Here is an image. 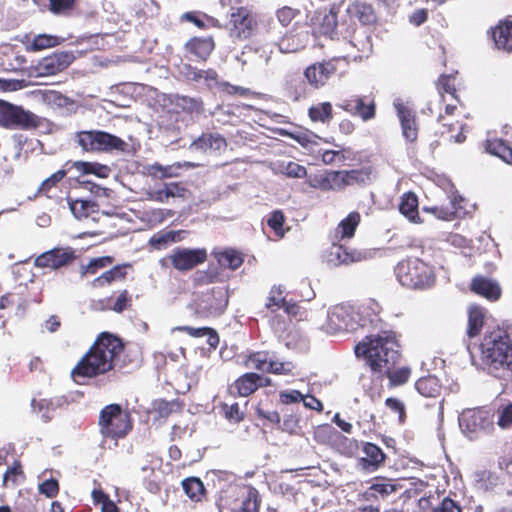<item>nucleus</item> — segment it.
<instances>
[{
    "label": "nucleus",
    "mask_w": 512,
    "mask_h": 512,
    "mask_svg": "<svg viewBox=\"0 0 512 512\" xmlns=\"http://www.w3.org/2000/svg\"><path fill=\"white\" fill-rule=\"evenodd\" d=\"M393 106L396 109L401 124L403 137L407 141H415L417 139L418 130L413 111L400 98L394 100Z\"/></svg>",
    "instance_id": "obj_13"
},
{
    "label": "nucleus",
    "mask_w": 512,
    "mask_h": 512,
    "mask_svg": "<svg viewBox=\"0 0 512 512\" xmlns=\"http://www.w3.org/2000/svg\"><path fill=\"white\" fill-rule=\"evenodd\" d=\"M471 289L489 300H498L501 296L500 285L485 277H475L471 283Z\"/></svg>",
    "instance_id": "obj_20"
},
{
    "label": "nucleus",
    "mask_w": 512,
    "mask_h": 512,
    "mask_svg": "<svg viewBox=\"0 0 512 512\" xmlns=\"http://www.w3.org/2000/svg\"><path fill=\"white\" fill-rule=\"evenodd\" d=\"M346 186L364 184L371 178L370 168L343 170Z\"/></svg>",
    "instance_id": "obj_42"
},
{
    "label": "nucleus",
    "mask_w": 512,
    "mask_h": 512,
    "mask_svg": "<svg viewBox=\"0 0 512 512\" xmlns=\"http://www.w3.org/2000/svg\"><path fill=\"white\" fill-rule=\"evenodd\" d=\"M497 424L502 429H507L512 426V403L502 409Z\"/></svg>",
    "instance_id": "obj_63"
},
{
    "label": "nucleus",
    "mask_w": 512,
    "mask_h": 512,
    "mask_svg": "<svg viewBox=\"0 0 512 512\" xmlns=\"http://www.w3.org/2000/svg\"><path fill=\"white\" fill-rule=\"evenodd\" d=\"M365 259V253L361 251H349L342 245L332 244L327 255V263L331 266L348 265Z\"/></svg>",
    "instance_id": "obj_16"
},
{
    "label": "nucleus",
    "mask_w": 512,
    "mask_h": 512,
    "mask_svg": "<svg viewBox=\"0 0 512 512\" xmlns=\"http://www.w3.org/2000/svg\"><path fill=\"white\" fill-rule=\"evenodd\" d=\"M39 491L47 497L52 498L56 496L59 491L58 482L55 479L46 480L39 485Z\"/></svg>",
    "instance_id": "obj_62"
},
{
    "label": "nucleus",
    "mask_w": 512,
    "mask_h": 512,
    "mask_svg": "<svg viewBox=\"0 0 512 512\" xmlns=\"http://www.w3.org/2000/svg\"><path fill=\"white\" fill-rule=\"evenodd\" d=\"M494 415L488 409H467L459 416V426L468 437L479 432L488 433L493 429Z\"/></svg>",
    "instance_id": "obj_9"
},
{
    "label": "nucleus",
    "mask_w": 512,
    "mask_h": 512,
    "mask_svg": "<svg viewBox=\"0 0 512 512\" xmlns=\"http://www.w3.org/2000/svg\"><path fill=\"white\" fill-rule=\"evenodd\" d=\"M433 512H461V509L452 499L444 498Z\"/></svg>",
    "instance_id": "obj_64"
},
{
    "label": "nucleus",
    "mask_w": 512,
    "mask_h": 512,
    "mask_svg": "<svg viewBox=\"0 0 512 512\" xmlns=\"http://www.w3.org/2000/svg\"><path fill=\"white\" fill-rule=\"evenodd\" d=\"M99 426L102 435L112 439L124 437L132 428L129 414L118 404H110L101 410Z\"/></svg>",
    "instance_id": "obj_7"
},
{
    "label": "nucleus",
    "mask_w": 512,
    "mask_h": 512,
    "mask_svg": "<svg viewBox=\"0 0 512 512\" xmlns=\"http://www.w3.org/2000/svg\"><path fill=\"white\" fill-rule=\"evenodd\" d=\"M335 71L336 68L331 62L314 63L305 69L304 76L312 87L319 89L327 84Z\"/></svg>",
    "instance_id": "obj_14"
},
{
    "label": "nucleus",
    "mask_w": 512,
    "mask_h": 512,
    "mask_svg": "<svg viewBox=\"0 0 512 512\" xmlns=\"http://www.w3.org/2000/svg\"><path fill=\"white\" fill-rule=\"evenodd\" d=\"M484 320L483 310L479 307H471L469 309L468 317V334L470 337L477 335L482 326Z\"/></svg>",
    "instance_id": "obj_43"
},
{
    "label": "nucleus",
    "mask_w": 512,
    "mask_h": 512,
    "mask_svg": "<svg viewBox=\"0 0 512 512\" xmlns=\"http://www.w3.org/2000/svg\"><path fill=\"white\" fill-rule=\"evenodd\" d=\"M112 262L113 259L110 256L93 258L87 265L81 267V274H96L99 269L109 266Z\"/></svg>",
    "instance_id": "obj_46"
},
{
    "label": "nucleus",
    "mask_w": 512,
    "mask_h": 512,
    "mask_svg": "<svg viewBox=\"0 0 512 512\" xmlns=\"http://www.w3.org/2000/svg\"><path fill=\"white\" fill-rule=\"evenodd\" d=\"M226 146V140L218 134H203L189 146L192 151H220Z\"/></svg>",
    "instance_id": "obj_21"
},
{
    "label": "nucleus",
    "mask_w": 512,
    "mask_h": 512,
    "mask_svg": "<svg viewBox=\"0 0 512 512\" xmlns=\"http://www.w3.org/2000/svg\"><path fill=\"white\" fill-rule=\"evenodd\" d=\"M38 122L39 119L35 114L24 110L22 107L15 106L8 128L29 129L36 127Z\"/></svg>",
    "instance_id": "obj_23"
},
{
    "label": "nucleus",
    "mask_w": 512,
    "mask_h": 512,
    "mask_svg": "<svg viewBox=\"0 0 512 512\" xmlns=\"http://www.w3.org/2000/svg\"><path fill=\"white\" fill-rule=\"evenodd\" d=\"M201 83L205 84L208 88L219 87L221 89V83L218 80V74L213 69L202 70Z\"/></svg>",
    "instance_id": "obj_61"
},
{
    "label": "nucleus",
    "mask_w": 512,
    "mask_h": 512,
    "mask_svg": "<svg viewBox=\"0 0 512 512\" xmlns=\"http://www.w3.org/2000/svg\"><path fill=\"white\" fill-rule=\"evenodd\" d=\"M360 222V214L358 212H351L345 219H343L335 229V238L349 239L353 237L356 227Z\"/></svg>",
    "instance_id": "obj_28"
},
{
    "label": "nucleus",
    "mask_w": 512,
    "mask_h": 512,
    "mask_svg": "<svg viewBox=\"0 0 512 512\" xmlns=\"http://www.w3.org/2000/svg\"><path fill=\"white\" fill-rule=\"evenodd\" d=\"M230 23L232 25L231 35L237 38H248L252 34L255 21L250 12L245 8H238L231 14Z\"/></svg>",
    "instance_id": "obj_15"
},
{
    "label": "nucleus",
    "mask_w": 512,
    "mask_h": 512,
    "mask_svg": "<svg viewBox=\"0 0 512 512\" xmlns=\"http://www.w3.org/2000/svg\"><path fill=\"white\" fill-rule=\"evenodd\" d=\"M417 391L425 397H436L440 393L441 386L434 376H427L416 381Z\"/></svg>",
    "instance_id": "obj_33"
},
{
    "label": "nucleus",
    "mask_w": 512,
    "mask_h": 512,
    "mask_svg": "<svg viewBox=\"0 0 512 512\" xmlns=\"http://www.w3.org/2000/svg\"><path fill=\"white\" fill-rule=\"evenodd\" d=\"M307 183L310 187L323 191H330V171L323 174H315L308 177Z\"/></svg>",
    "instance_id": "obj_49"
},
{
    "label": "nucleus",
    "mask_w": 512,
    "mask_h": 512,
    "mask_svg": "<svg viewBox=\"0 0 512 512\" xmlns=\"http://www.w3.org/2000/svg\"><path fill=\"white\" fill-rule=\"evenodd\" d=\"M69 207L75 218L79 220L89 217L98 210V206L89 200L71 201Z\"/></svg>",
    "instance_id": "obj_35"
},
{
    "label": "nucleus",
    "mask_w": 512,
    "mask_h": 512,
    "mask_svg": "<svg viewBox=\"0 0 512 512\" xmlns=\"http://www.w3.org/2000/svg\"><path fill=\"white\" fill-rule=\"evenodd\" d=\"M370 490L384 497L395 492L396 485L389 481H378L371 485Z\"/></svg>",
    "instance_id": "obj_59"
},
{
    "label": "nucleus",
    "mask_w": 512,
    "mask_h": 512,
    "mask_svg": "<svg viewBox=\"0 0 512 512\" xmlns=\"http://www.w3.org/2000/svg\"><path fill=\"white\" fill-rule=\"evenodd\" d=\"M309 117L314 122H329L332 118V105L323 102L309 108Z\"/></svg>",
    "instance_id": "obj_41"
},
{
    "label": "nucleus",
    "mask_w": 512,
    "mask_h": 512,
    "mask_svg": "<svg viewBox=\"0 0 512 512\" xmlns=\"http://www.w3.org/2000/svg\"><path fill=\"white\" fill-rule=\"evenodd\" d=\"M337 27V15L332 12H325L322 15L320 22L321 33L324 35L332 36Z\"/></svg>",
    "instance_id": "obj_51"
},
{
    "label": "nucleus",
    "mask_w": 512,
    "mask_h": 512,
    "mask_svg": "<svg viewBox=\"0 0 512 512\" xmlns=\"http://www.w3.org/2000/svg\"><path fill=\"white\" fill-rule=\"evenodd\" d=\"M364 453L366 457H363L360 460V465L363 469L375 470L384 460V454L381 449L372 443H367L365 445Z\"/></svg>",
    "instance_id": "obj_30"
},
{
    "label": "nucleus",
    "mask_w": 512,
    "mask_h": 512,
    "mask_svg": "<svg viewBox=\"0 0 512 512\" xmlns=\"http://www.w3.org/2000/svg\"><path fill=\"white\" fill-rule=\"evenodd\" d=\"M351 20H358L364 25L375 22L376 16L371 5L365 3H354L347 8Z\"/></svg>",
    "instance_id": "obj_26"
},
{
    "label": "nucleus",
    "mask_w": 512,
    "mask_h": 512,
    "mask_svg": "<svg viewBox=\"0 0 512 512\" xmlns=\"http://www.w3.org/2000/svg\"><path fill=\"white\" fill-rule=\"evenodd\" d=\"M481 358L494 375L501 370L512 371V338L500 329L487 333L481 343Z\"/></svg>",
    "instance_id": "obj_3"
},
{
    "label": "nucleus",
    "mask_w": 512,
    "mask_h": 512,
    "mask_svg": "<svg viewBox=\"0 0 512 512\" xmlns=\"http://www.w3.org/2000/svg\"><path fill=\"white\" fill-rule=\"evenodd\" d=\"M185 192V188L179 183L170 182L164 184L162 188L147 191L146 198L151 201L165 203L169 198L184 197Z\"/></svg>",
    "instance_id": "obj_19"
},
{
    "label": "nucleus",
    "mask_w": 512,
    "mask_h": 512,
    "mask_svg": "<svg viewBox=\"0 0 512 512\" xmlns=\"http://www.w3.org/2000/svg\"><path fill=\"white\" fill-rule=\"evenodd\" d=\"M491 36L497 49L512 51V22L498 24L491 30Z\"/></svg>",
    "instance_id": "obj_22"
},
{
    "label": "nucleus",
    "mask_w": 512,
    "mask_h": 512,
    "mask_svg": "<svg viewBox=\"0 0 512 512\" xmlns=\"http://www.w3.org/2000/svg\"><path fill=\"white\" fill-rule=\"evenodd\" d=\"M395 274L402 286L411 289L430 288L435 282L433 268L418 258H409L399 262Z\"/></svg>",
    "instance_id": "obj_5"
},
{
    "label": "nucleus",
    "mask_w": 512,
    "mask_h": 512,
    "mask_svg": "<svg viewBox=\"0 0 512 512\" xmlns=\"http://www.w3.org/2000/svg\"><path fill=\"white\" fill-rule=\"evenodd\" d=\"M399 345L392 331H380L366 336L355 346L357 357L364 359L365 364L375 374L388 372L400 358Z\"/></svg>",
    "instance_id": "obj_1"
},
{
    "label": "nucleus",
    "mask_w": 512,
    "mask_h": 512,
    "mask_svg": "<svg viewBox=\"0 0 512 512\" xmlns=\"http://www.w3.org/2000/svg\"><path fill=\"white\" fill-rule=\"evenodd\" d=\"M439 122L442 123L444 127L448 128V132L452 133L454 130H458L459 132L456 135H451V139L454 140L456 143H462L466 139V136L464 135V131L466 126L462 123L456 122V123H450L446 121V117L443 115L439 116Z\"/></svg>",
    "instance_id": "obj_50"
},
{
    "label": "nucleus",
    "mask_w": 512,
    "mask_h": 512,
    "mask_svg": "<svg viewBox=\"0 0 512 512\" xmlns=\"http://www.w3.org/2000/svg\"><path fill=\"white\" fill-rule=\"evenodd\" d=\"M72 60V56L65 53L54 54L44 58L38 66L40 75H55L64 70Z\"/></svg>",
    "instance_id": "obj_18"
},
{
    "label": "nucleus",
    "mask_w": 512,
    "mask_h": 512,
    "mask_svg": "<svg viewBox=\"0 0 512 512\" xmlns=\"http://www.w3.org/2000/svg\"><path fill=\"white\" fill-rule=\"evenodd\" d=\"M76 167L78 170H81L84 173L95 174L96 176L101 178H106L110 172L108 166L101 165L98 163L78 162L76 163Z\"/></svg>",
    "instance_id": "obj_47"
},
{
    "label": "nucleus",
    "mask_w": 512,
    "mask_h": 512,
    "mask_svg": "<svg viewBox=\"0 0 512 512\" xmlns=\"http://www.w3.org/2000/svg\"><path fill=\"white\" fill-rule=\"evenodd\" d=\"M368 320L350 305H336L329 309L325 331L329 334L354 332L359 327H365Z\"/></svg>",
    "instance_id": "obj_6"
},
{
    "label": "nucleus",
    "mask_w": 512,
    "mask_h": 512,
    "mask_svg": "<svg viewBox=\"0 0 512 512\" xmlns=\"http://www.w3.org/2000/svg\"><path fill=\"white\" fill-rule=\"evenodd\" d=\"M122 350L123 345L117 337L109 333H102L72 370V376L77 381L78 377H95L110 371Z\"/></svg>",
    "instance_id": "obj_2"
},
{
    "label": "nucleus",
    "mask_w": 512,
    "mask_h": 512,
    "mask_svg": "<svg viewBox=\"0 0 512 512\" xmlns=\"http://www.w3.org/2000/svg\"><path fill=\"white\" fill-rule=\"evenodd\" d=\"M268 225L275 231L279 237L284 236V215L281 211H275L268 219Z\"/></svg>",
    "instance_id": "obj_56"
},
{
    "label": "nucleus",
    "mask_w": 512,
    "mask_h": 512,
    "mask_svg": "<svg viewBox=\"0 0 512 512\" xmlns=\"http://www.w3.org/2000/svg\"><path fill=\"white\" fill-rule=\"evenodd\" d=\"M261 379L262 375L256 373H246L236 380L235 387L240 396L246 397L258 389L259 380Z\"/></svg>",
    "instance_id": "obj_29"
},
{
    "label": "nucleus",
    "mask_w": 512,
    "mask_h": 512,
    "mask_svg": "<svg viewBox=\"0 0 512 512\" xmlns=\"http://www.w3.org/2000/svg\"><path fill=\"white\" fill-rule=\"evenodd\" d=\"M458 209L457 202L455 204H451V208H424L425 211L433 213L438 219L441 220H451L453 216L456 214Z\"/></svg>",
    "instance_id": "obj_55"
},
{
    "label": "nucleus",
    "mask_w": 512,
    "mask_h": 512,
    "mask_svg": "<svg viewBox=\"0 0 512 512\" xmlns=\"http://www.w3.org/2000/svg\"><path fill=\"white\" fill-rule=\"evenodd\" d=\"M266 307L272 312L283 309V311L289 316H296L299 312V306L297 304L290 303L285 300L281 286H274L271 288Z\"/></svg>",
    "instance_id": "obj_17"
},
{
    "label": "nucleus",
    "mask_w": 512,
    "mask_h": 512,
    "mask_svg": "<svg viewBox=\"0 0 512 512\" xmlns=\"http://www.w3.org/2000/svg\"><path fill=\"white\" fill-rule=\"evenodd\" d=\"M40 94L43 103L53 109L65 107L69 103V99L57 91L46 90Z\"/></svg>",
    "instance_id": "obj_45"
},
{
    "label": "nucleus",
    "mask_w": 512,
    "mask_h": 512,
    "mask_svg": "<svg viewBox=\"0 0 512 512\" xmlns=\"http://www.w3.org/2000/svg\"><path fill=\"white\" fill-rule=\"evenodd\" d=\"M293 369H294V364L290 361L280 362L277 360H272L270 358L268 372L275 373V374L287 375V374L292 373Z\"/></svg>",
    "instance_id": "obj_54"
},
{
    "label": "nucleus",
    "mask_w": 512,
    "mask_h": 512,
    "mask_svg": "<svg viewBox=\"0 0 512 512\" xmlns=\"http://www.w3.org/2000/svg\"><path fill=\"white\" fill-rule=\"evenodd\" d=\"M362 100H363L362 98H360L358 96H354L349 99L343 100L339 104V107L344 109L345 111H347L350 114L357 115V113L359 112V109L362 105Z\"/></svg>",
    "instance_id": "obj_57"
},
{
    "label": "nucleus",
    "mask_w": 512,
    "mask_h": 512,
    "mask_svg": "<svg viewBox=\"0 0 512 512\" xmlns=\"http://www.w3.org/2000/svg\"><path fill=\"white\" fill-rule=\"evenodd\" d=\"M207 258L205 249L178 248L168 257L173 267L179 271H187L198 264L203 263Z\"/></svg>",
    "instance_id": "obj_12"
},
{
    "label": "nucleus",
    "mask_w": 512,
    "mask_h": 512,
    "mask_svg": "<svg viewBox=\"0 0 512 512\" xmlns=\"http://www.w3.org/2000/svg\"><path fill=\"white\" fill-rule=\"evenodd\" d=\"M400 213L405 216L410 222L420 223L418 213V197L413 192H407L402 195L399 204Z\"/></svg>",
    "instance_id": "obj_24"
},
{
    "label": "nucleus",
    "mask_w": 512,
    "mask_h": 512,
    "mask_svg": "<svg viewBox=\"0 0 512 512\" xmlns=\"http://www.w3.org/2000/svg\"><path fill=\"white\" fill-rule=\"evenodd\" d=\"M14 108L15 105L0 100V125L9 127V122H11V116Z\"/></svg>",
    "instance_id": "obj_60"
},
{
    "label": "nucleus",
    "mask_w": 512,
    "mask_h": 512,
    "mask_svg": "<svg viewBox=\"0 0 512 512\" xmlns=\"http://www.w3.org/2000/svg\"><path fill=\"white\" fill-rule=\"evenodd\" d=\"M270 357L267 352H256L251 354L246 360V367L262 372H268Z\"/></svg>",
    "instance_id": "obj_44"
},
{
    "label": "nucleus",
    "mask_w": 512,
    "mask_h": 512,
    "mask_svg": "<svg viewBox=\"0 0 512 512\" xmlns=\"http://www.w3.org/2000/svg\"><path fill=\"white\" fill-rule=\"evenodd\" d=\"M182 487L192 501L198 502L204 496V485L198 478L192 477L183 480Z\"/></svg>",
    "instance_id": "obj_39"
},
{
    "label": "nucleus",
    "mask_w": 512,
    "mask_h": 512,
    "mask_svg": "<svg viewBox=\"0 0 512 512\" xmlns=\"http://www.w3.org/2000/svg\"><path fill=\"white\" fill-rule=\"evenodd\" d=\"M197 311L206 316L222 314L228 305V292L225 287H216L202 293L198 300Z\"/></svg>",
    "instance_id": "obj_10"
},
{
    "label": "nucleus",
    "mask_w": 512,
    "mask_h": 512,
    "mask_svg": "<svg viewBox=\"0 0 512 512\" xmlns=\"http://www.w3.org/2000/svg\"><path fill=\"white\" fill-rule=\"evenodd\" d=\"M437 185L442 188L445 193L447 194L450 203L455 204V202L461 200L462 198L456 193L454 189V185L451 183V181L445 177H438L437 179Z\"/></svg>",
    "instance_id": "obj_53"
},
{
    "label": "nucleus",
    "mask_w": 512,
    "mask_h": 512,
    "mask_svg": "<svg viewBox=\"0 0 512 512\" xmlns=\"http://www.w3.org/2000/svg\"><path fill=\"white\" fill-rule=\"evenodd\" d=\"M280 172L290 178H304L307 176V169L292 161L281 164Z\"/></svg>",
    "instance_id": "obj_48"
},
{
    "label": "nucleus",
    "mask_w": 512,
    "mask_h": 512,
    "mask_svg": "<svg viewBox=\"0 0 512 512\" xmlns=\"http://www.w3.org/2000/svg\"><path fill=\"white\" fill-rule=\"evenodd\" d=\"M125 272L120 266H115L112 269L104 272L99 277L95 278L91 285L94 288L104 287L110 285L115 280H122L125 278Z\"/></svg>",
    "instance_id": "obj_38"
},
{
    "label": "nucleus",
    "mask_w": 512,
    "mask_h": 512,
    "mask_svg": "<svg viewBox=\"0 0 512 512\" xmlns=\"http://www.w3.org/2000/svg\"><path fill=\"white\" fill-rule=\"evenodd\" d=\"M486 150L490 154L498 156L506 163L512 164V148L509 147L503 140H488L486 143Z\"/></svg>",
    "instance_id": "obj_32"
},
{
    "label": "nucleus",
    "mask_w": 512,
    "mask_h": 512,
    "mask_svg": "<svg viewBox=\"0 0 512 512\" xmlns=\"http://www.w3.org/2000/svg\"><path fill=\"white\" fill-rule=\"evenodd\" d=\"M186 47L189 52L193 53L197 58L205 60L214 49V42L211 37L192 38Z\"/></svg>",
    "instance_id": "obj_27"
},
{
    "label": "nucleus",
    "mask_w": 512,
    "mask_h": 512,
    "mask_svg": "<svg viewBox=\"0 0 512 512\" xmlns=\"http://www.w3.org/2000/svg\"><path fill=\"white\" fill-rule=\"evenodd\" d=\"M219 264L225 268L236 270L243 263L241 254L234 249H225L216 254Z\"/></svg>",
    "instance_id": "obj_34"
},
{
    "label": "nucleus",
    "mask_w": 512,
    "mask_h": 512,
    "mask_svg": "<svg viewBox=\"0 0 512 512\" xmlns=\"http://www.w3.org/2000/svg\"><path fill=\"white\" fill-rule=\"evenodd\" d=\"M61 38L55 35L39 34L27 45L29 51H40L59 45Z\"/></svg>",
    "instance_id": "obj_37"
},
{
    "label": "nucleus",
    "mask_w": 512,
    "mask_h": 512,
    "mask_svg": "<svg viewBox=\"0 0 512 512\" xmlns=\"http://www.w3.org/2000/svg\"><path fill=\"white\" fill-rule=\"evenodd\" d=\"M175 330L185 331L192 337H207V343L213 348H216L219 343V337L217 333L207 327L193 328L190 326H182L175 328Z\"/></svg>",
    "instance_id": "obj_36"
},
{
    "label": "nucleus",
    "mask_w": 512,
    "mask_h": 512,
    "mask_svg": "<svg viewBox=\"0 0 512 512\" xmlns=\"http://www.w3.org/2000/svg\"><path fill=\"white\" fill-rule=\"evenodd\" d=\"M225 417L233 422H240L244 418V412L240 410L237 403L232 405L225 404L223 407Z\"/></svg>",
    "instance_id": "obj_58"
},
{
    "label": "nucleus",
    "mask_w": 512,
    "mask_h": 512,
    "mask_svg": "<svg viewBox=\"0 0 512 512\" xmlns=\"http://www.w3.org/2000/svg\"><path fill=\"white\" fill-rule=\"evenodd\" d=\"M350 44L358 51V54L353 56L355 59L367 58L372 52L370 36L363 29L354 30Z\"/></svg>",
    "instance_id": "obj_25"
},
{
    "label": "nucleus",
    "mask_w": 512,
    "mask_h": 512,
    "mask_svg": "<svg viewBox=\"0 0 512 512\" xmlns=\"http://www.w3.org/2000/svg\"><path fill=\"white\" fill-rule=\"evenodd\" d=\"M220 512H258V492L251 487L229 484L217 499Z\"/></svg>",
    "instance_id": "obj_4"
},
{
    "label": "nucleus",
    "mask_w": 512,
    "mask_h": 512,
    "mask_svg": "<svg viewBox=\"0 0 512 512\" xmlns=\"http://www.w3.org/2000/svg\"><path fill=\"white\" fill-rule=\"evenodd\" d=\"M175 241V235L173 232H165V233H157L153 235L150 240L149 244L157 249L161 250L166 248V246L170 243Z\"/></svg>",
    "instance_id": "obj_52"
},
{
    "label": "nucleus",
    "mask_w": 512,
    "mask_h": 512,
    "mask_svg": "<svg viewBox=\"0 0 512 512\" xmlns=\"http://www.w3.org/2000/svg\"><path fill=\"white\" fill-rule=\"evenodd\" d=\"M76 258L75 250L71 247L53 248L35 259V266L57 270L72 263Z\"/></svg>",
    "instance_id": "obj_11"
},
{
    "label": "nucleus",
    "mask_w": 512,
    "mask_h": 512,
    "mask_svg": "<svg viewBox=\"0 0 512 512\" xmlns=\"http://www.w3.org/2000/svg\"><path fill=\"white\" fill-rule=\"evenodd\" d=\"M394 366L389 367L388 372H380L377 374L379 377L387 376L390 380L391 385L393 386H399L405 384L410 376H411V370L409 367H400L397 369H394Z\"/></svg>",
    "instance_id": "obj_40"
},
{
    "label": "nucleus",
    "mask_w": 512,
    "mask_h": 512,
    "mask_svg": "<svg viewBox=\"0 0 512 512\" xmlns=\"http://www.w3.org/2000/svg\"><path fill=\"white\" fill-rule=\"evenodd\" d=\"M308 34L299 33L297 35H287L278 44L282 53H293L304 48L307 44Z\"/></svg>",
    "instance_id": "obj_31"
},
{
    "label": "nucleus",
    "mask_w": 512,
    "mask_h": 512,
    "mask_svg": "<svg viewBox=\"0 0 512 512\" xmlns=\"http://www.w3.org/2000/svg\"><path fill=\"white\" fill-rule=\"evenodd\" d=\"M77 141L84 151L89 152L124 151L127 147L121 138L100 130L81 131Z\"/></svg>",
    "instance_id": "obj_8"
}]
</instances>
